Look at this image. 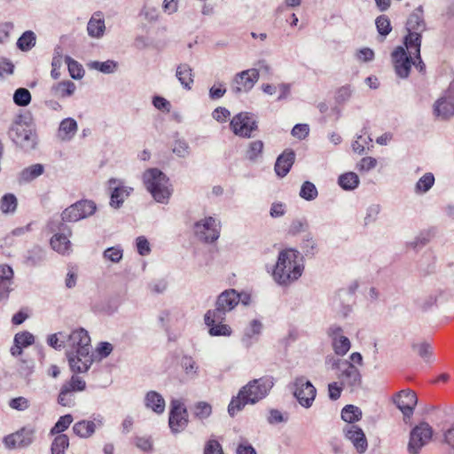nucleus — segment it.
I'll return each instance as SVG.
<instances>
[{"mask_svg":"<svg viewBox=\"0 0 454 454\" xmlns=\"http://www.w3.org/2000/svg\"><path fill=\"white\" fill-rule=\"evenodd\" d=\"M67 357L74 372H85L92 364L90 338L82 328L73 331L67 340Z\"/></svg>","mask_w":454,"mask_h":454,"instance_id":"1","label":"nucleus"},{"mask_svg":"<svg viewBox=\"0 0 454 454\" xmlns=\"http://www.w3.org/2000/svg\"><path fill=\"white\" fill-rule=\"evenodd\" d=\"M272 387L273 381L270 378H260L249 381L239 390L238 395L231 399L228 406L229 414L233 417L246 404H254L263 399Z\"/></svg>","mask_w":454,"mask_h":454,"instance_id":"2","label":"nucleus"},{"mask_svg":"<svg viewBox=\"0 0 454 454\" xmlns=\"http://www.w3.org/2000/svg\"><path fill=\"white\" fill-rule=\"evenodd\" d=\"M299 252L293 248L282 250L273 270L274 280L287 286L297 280L302 274L303 267L297 262Z\"/></svg>","mask_w":454,"mask_h":454,"instance_id":"3","label":"nucleus"},{"mask_svg":"<svg viewBox=\"0 0 454 454\" xmlns=\"http://www.w3.org/2000/svg\"><path fill=\"white\" fill-rule=\"evenodd\" d=\"M143 181L146 190L159 203H168L172 189L169 179L158 168H150L143 175Z\"/></svg>","mask_w":454,"mask_h":454,"instance_id":"4","label":"nucleus"},{"mask_svg":"<svg viewBox=\"0 0 454 454\" xmlns=\"http://www.w3.org/2000/svg\"><path fill=\"white\" fill-rule=\"evenodd\" d=\"M27 119L22 115L18 116L9 130V137L16 145L28 151L36 145L37 135L33 125Z\"/></svg>","mask_w":454,"mask_h":454,"instance_id":"5","label":"nucleus"},{"mask_svg":"<svg viewBox=\"0 0 454 454\" xmlns=\"http://www.w3.org/2000/svg\"><path fill=\"white\" fill-rule=\"evenodd\" d=\"M239 300V294L234 289L223 292L216 300L215 309L206 313V320H209L213 315L216 320H225L226 313L233 309Z\"/></svg>","mask_w":454,"mask_h":454,"instance_id":"6","label":"nucleus"},{"mask_svg":"<svg viewBox=\"0 0 454 454\" xmlns=\"http://www.w3.org/2000/svg\"><path fill=\"white\" fill-rule=\"evenodd\" d=\"M86 388V382L80 376L73 375L70 380L65 381L60 387L58 395V403L65 407L75 405L74 393L83 391Z\"/></svg>","mask_w":454,"mask_h":454,"instance_id":"7","label":"nucleus"},{"mask_svg":"<svg viewBox=\"0 0 454 454\" xmlns=\"http://www.w3.org/2000/svg\"><path fill=\"white\" fill-rule=\"evenodd\" d=\"M232 132L240 137L249 138L252 133L258 129V125L253 114L242 112L233 116L230 122Z\"/></svg>","mask_w":454,"mask_h":454,"instance_id":"8","label":"nucleus"},{"mask_svg":"<svg viewBox=\"0 0 454 454\" xmlns=\"http://www.w3.org/2000/svg\"><path fill=\"white\" fill-rule=\"evenodd\" d=\"M292 389L294 395L301 406L309 408L312 405L317 389L305 377H297L292 385Z\"/></svg>","mask_w":454,"mask_h":454,"instance_id":"9","label":"nucleus"},{"mask_svg":"<svg viewBox=\"0 0 454 454\" xmlns=\"http://www.w3.org/2000/svg\"><path fill=\"white\" fill-rule=\"evenodd\" d=\"M96 210V205L91 200H80L67 207L61 214L63 222H77L91 215Z\"/></svg>","mask_w":454,"mask_h":454,"instance_id":"10","label":"nucleus"},{"mask_svg":"<svg viewBox=\"0 0 454 454\" xmlns=\"http://www.w3.org/2000/svg\"><path fill=\"white\" fill-rule=\"evenodd\" d=\"M338 378L344 387H349L353 390L360 387L362 376L360 371L349 361L344 360L338 364Z\"/></svg>","mask_w":454,"mask_h":454,"instance_id":"11","label":"nucleus"},{"mask_svg":"<svg viewBox=\"0 0 454 454\" xmlns=\"http://www.w3.org/2000/svg\"><path fill=\"white\" fill-rule=\"evenodd\" d=\"M434 114L442 120L454 115V80L443 95L434 105Z\"/></svg>","mask_w":454,"mask_h":454,"instance_id":"12","label":"nucleus"},{"mask_svg":"<svg viewBox=\"0 0 454 454\" xmlns=\"http://www.w3.org/2000/svg\"><path fill=\"white\" fill-rule=\"evenodd\" d=\"M433 429L427 423H420L411 432L408 450L411 454H418L422 446L432 438Z\"/></svg>","mask_w":454,"mask_h":454,"instance_id":"13","label":"nucleus"},{"mask_svg":"<svg viewBox=\"0 0 454 454\" xmlns=\"http://www.w3.org/2000/svg\"><path fill=\"white\" fill-rule=\"evenodd\" d=\"M259 79L256 68L244 70L235 74L231 82V90L235 94L250 91Z\"/></svg>","mask_w":454,"mask_h":454,"instance_id":"14","label":"nucleus"},{"mask_svg":"<svg viewBox=\"0 0 454 454\" xmlns=\"http://www.w3.org/2000/svg\"><path fill=\"white\" fill-rule=\"evenodd\" d=\"M35 428L23 427L17 432L4 438V443L8 449L22 448L30 445L34 441Z\"/></svg>","mask_w":454,"mask_h":454,"instance_id":"15","label":"nucleus"},{"mask_svg":"<svg viewBox=\"0 0 454 454\" xmlns=\"http://www.w3.org/2000/svg\"><path fill=\"white\" fill-rule=\"evenodd\" d=\"M395 74L400 78H407L412 66V56L403 46H397L391 53Z\"/></svg>","mask_w":454,"mask_h":454,"instance_id":"16","label":"nucleus"},{"mask_svg":"<svg viewBox=\"0 0 454 454\" xmlns=\"http://www.w3.org/2000/svg\"><path fill=\"white\" fill-rule=\"evenodd\" d=\"M188 423V414L184 404L178 400L171 402L168 425L174 433L182 431Z\"/></svg>","mask_w":454,"mask_h":454,"instance_id":"17","label":"nucleus"},{"mask_svg":"<svg viewBox=\"0 0 454 454\" xmlns=\"http://www.w3.org/2000/svg\"><path fill=\"white\" fill-rule=\"evenodd\" d=\"M194 228L196 235L206 242H213L219 237L220 226L216 224L213 217H207L202 222L196 223Z\"/></svg>","mask_w":454,"mask_h":454,"instance_id":"18","label":"nucleus"},{"mask_svg":"<svg viewBox=\"0 0 454 454\" xmlns=\"http://www.w3.org/2000/svg\"><path fill=\"white\" fill-rule=\"evenodd\" d=\"M342 328L336 325H331L327 331L333 350L339 356H344L350 349V341L342 334Z\"/></svg>","mask_w":454,"mask_h":454,"instance_id":"19","label":"nucleus"},{"mask_svg":"<svg viewBox=\"0 0 454 454\" xmlns=\"http://www.w3.org/2000/svg\"><path fill=\"white\" fill-rule=\"evenodd\" d=\"M417 402V395L411 390H402L394 396V403L406 417H410L413 413Z\"/></svg>","mask_w":454,"mask_h":454,"instance_id":"20","label":"nucleus"},{"mask_svg":"<svg viewBox=\"0 0 454 454\" xmlns=\"http://www.w3.org/2000/svg\"><path fill=\"white\" fill-rule=\"evenodd\" d=\"M109 188L112 190L110 205L114 208L120 207L133 191L132 188L122 185L120 181L114 178L109 180Z\"/></svg>","mask_w":454,"mask_h":454,"instance_id":"21","label":"nucleus"},{"mask_svg":"<svg viewBox=\"0 0 454 454\" xmlns=\"http://www.w3.org/2000/svg\"><path fill=\"white\" fill-rule=\"evenodd\" d=\"M346 437L351 441L357 452L364 453L367 449V440L363 430L356 425H348L345 428Z\"/></svg>","mask_w":454,"mask_h":454,"instance_id":"22","label":"nucleus"},{"mask_svg":"<svg viewBox=\"0 0 454 454\" xmlns=\"http://www.w3.org/2000/svg\"><path fill=\"white\" fill-rule=\"evenodd\" d=\"M14 272L7 264L0 265V299H6L12 291Z\"/></svg>","mask_w":454,"mask_h":454,"instance_id":"23","label":"nucleus"},{"mask_svg":"<svg viewBox=\"0 0 454 454\" xmlns=\"http://www.w3.org/2000/svg\"><path fill=\"white\" fill-rule=\"evenodd\" d=\"M295 155L294 153L291 150H286L280 154L275 163V171L276 174L284 177L287 175L290 168H292L294 162Z\"/></svg>","mask_w":454,"mask_h":454,"instance_id":"24","label":"nucleus"},{"mask_svg":"<svg viewBox=\"0 0 454 454\" xmlns=\"http://www.w3.org/2000/svg\"><path fill=\"white\" fill-rule=\"evenodd\" d=\"M427 29L426 22L423 18V10L419 6L408 18L406 22V30L408 33L417 32L419 35Z\"/></svg>","mask_w":454,"mask_h":454,"instance_id":"25","label":"nucleus"},{"mask_svg":"<svg viewBox=\"0 0 454 454\" xmlns=\"http://www.w3.org/2000/svg\"><path fill=\"white\" fill-rule=\"evenodd\" d=\"M422 42V35H419V33H408L403 38V46L407 53L411 56H415V58H419L420 47Z\"/></svg>","mask_w":454,"mask_h":454,"instance_id":"26","label":"nucleus"},{"mask_svg":"<svg viewBox=\"0 0 454 454\" xmlns=\"http://www.w3.org/2000/svg\"><path fill=\"white\" fill-rule=\"evenodd\" d=\"M216 317L211 316L209 320L205 319V324L209 327V334L211 336H230L231 334V328L223 324L224 320H216Z\"/></svg>","mask_w":454,"mask_h":454,"instance_id":"27","label":"nucleus"},{"mask_svg":"<svg viewBox=\"0 0 454 454\" xmlns=\"http://www.w3.org/2000/svg\"><path fill=\"white\" fill-rule=\"evenodd\" d=\"M76 90L74 82L72 81H62L54 83L51 88V94L58 98L71 97Z\"/></svg>","mask_w":454,"mask_h":454,"instance_id":"28","label":"nucleus"},{"mask_svg":"<svg viewBox=\"0 0 454 454\" xmlns=\"http://www.w3.org/2000/svg\"><path fill=\"white\" fill-rule=\"evenodd\" d=\"M145 404L154 412L161 414L165 410V401L161 395L155 391H149L145 398Z\"/></svg>","mask_w":454,"mask_h":454,"instance_id":"29","label":"nucleus"},{"mask_svg":"<svg viewBox=\"0 0 454 454\" xmlns=\"http://www.w3.org/2000/svg\"><path fill=\"white\" fill-rule=\"evenodd\" d=\"M176 78L186 90H191L193 83L192 69L187 64H181L176 68Z\"/></svg>","mask_w":454,"mask_h":454,"instance_id":"30","label":"nucleus"},{"mask_svg":"<svg viewBox=\"0 0 454 454\" xmlns=\"http://www.w3.org/2000/svg\"><path fill=\"white\" fill-rule=\"evenodd\" d=\"M88 33L92 37H100L104 34L105 30V22L101 18V14L96 13L90 20L87 27Z\"/></svg>","mask_w":454,"mask_h":454,"instance_id":"31","label":"nucleus"},{"mask_svg":"<svg viewBox=\"0 0 454 454\" xmlns=\"http://www.w3.org/2000/svg\"><path fill=\"white\" fill-rule=\"evenodd\" d=\"M96 423L90 420H81L73 426L74 433L79 437L87 438L93 434Z\"/></svg>","mask_w":454,"mask_h":454,"instance_id":"32","label":"nucleus"},{"mask_svg":"<svg viewBox=\"0 0 454 454\" xmlns=\"http://www.w3.org/2000/svg\"><path fill=\"white\" fill-rule=\"evenodd\" d=\"M77 130V123L72 118L64 119L59 128V137L62 139H70Z\"/></svg>","mask_w":454,"mask_h":454,"instance_id":"33","label":"nucleus"},{"mask_svg":"<svg viewBox=\"0 0 454 454\" xmlns=\"http://www.w3.org/2000/svg\"><path fill=\"white\" fill-rule=\"evenodd\" d=\"M264 144L262 140H254L248 144L246 150V158L250 161H256L262 158Z\"/></svg>","mask_w":454,"mask_h":454,"instance_id":"34","label":"nucleus"},{"mask_svg":"<svg viewBox=\"0 0 454 454\" xmlns=\"http://www.w3.org/2000/svg\"><path fill=\"white\" fill-rule=\"evenodd\" d=\"M51 246L55 251L65 254L70 248V241L65 234H55L51 239Z\"/></svg>","mask_w":454,"mask_h":454,"instance_id":"35","label":"nucleus"},{"mask_svg":"<svg viewBox=\"0 0 454 454\" xmlns=\"http://www.w3.org/2000/svg\"><path fill=\"white\" fill-rule=\"evenodd\" d=\"M69 447V438L67 434L56 435L51 446V454H65Z\"/></svg>","mask_w":454,"mask_h":454,"instance_id":"36","label":"nucleus"},{"mask_svg":"<svg viewBox=\"0 0 454 454\" xmlns=\"http://www.w3.org/2000/svg\"><path fill=\"white\" fill-rule=\"evenodd\" d=\"M18 206L17 198L12 193L4 194L0 200V210L4 214H12Z\"/></svg>","mask_w":454,"mask_h":454,"instance_id":"37","label":"nucleus"},{"mask_svg":"<svg viewBox=\"0 0 454 454\" xmlns=\"http://www.w3.org/2000/svg\"><path fill=\"white\" fill-rule=\"evenodd\" d=\"M362 417L361 410L354 406L352 404L346 405L341 411V418L344 421L350 423H354L355 421H358Z\"/></svg>","mask_w":454,"mask_h":454,"instance_id":"38","label":"nucleus"},{"mask_svg":"<svg viewBox=\"0 0 454 454\" xmlns=\"http://www.w3.org/2000/svg\"><path fill=\"white\" fill-rule=\"evenodd\" d=\"M35 35L34 32L28 30L22 34V35L18 39L17 46L20 50L23 51H29L35 44Z\"/></svg>","mask_w":454,"mask_h":454,"instance_id":"39","label":"nucleus"},{"mask_svg":"<svg viewBox=\"0 0 454 454\" xmlns=\"http://www.w3.org/2000/svg\"><path fill=\"white\" fill-rule=\"evenodd\" d=\"M358 176L353 172L343 174L339 177V184L344 190H353L358 185Z\"/></svg>","mask_w":454,"mask_h":454,"instance_id":"40","label":"nucleus"},{"mask_svg":"<svg viewBox=\"0 0 454 454\" xmlns=\"http://www.w3.org/2000/svg\"><path fill=\"white\" fill-rule=\"evenodd\" d=\"M73 422V417L71 414L61 416L59 420L55 423L53 427L51 429L50 434L51 435L62 434L61 433L67 430L71 423Z\"/></svg>","mask_w":454,"mask_h":454,"instance_id":"41","label":"nucleus"},{"mask_svg":"<svg viewBox=\"0 0 454 454\" xmlns=\"http://www.w3.org/2000/svg\"><path fill=\"white\" fill-rule=\"evenodd\" d=\"M43 172V167L41 164H34L27 168H25L21 174L20 178L24 182H29L33 179L36 178Z\"/></svg>","mask_w":454,"mask_h":454,"instance_id":"42","label":"nucleus"},{"mask_svg":"<svg viewBox=\"0 0 454 454\" xmlns=\"http://www.w3.org/2000/svg\"><path fill=\"white\" fill-rule=\"evenodd\" d=\"M317 190L314 184L306 181L301 185L300 196L306 200H313L317 197Z\"/></svg>","mask_w":454,"mask_h":454,"instance_id":"43","label":"nucleus"},{"mask_svg":"<svg viewBox=\"0 0 454 454\" xmlns=\"http://www.w3.org/2000/svg\"><path fill=\"white\" fill-rule=\"evenodd\" d=\"M434 184V176L432 173H427L419 179L416 184L417 192H427Z\"/></svg>","mask_w":454,"mask_h":454,"instance_id":"44","label":"nucleus"},{"mask_svg":"<svg viewBox=\"0 0 454 454\" xmlns=\"http://www.w3.org/2000/svg\"><path fill=\"white\" fill-rule=\"evenodd\" d=\"M66 62L67 64L68 71L72 78L79 79L83 76L84 70L82 65L68 56L66 57Z\"/></svg>","mask_w":454,"mask_h":454,"instance_id":"45","label":"nucleus"},{"mask_svg":"<svg viewBox=\"0 0 454 454\" xmlns=\"http://www.w3.org/2000/svg\"><path fill=\"white\" fill-rule=\"evenodd\" d=\"M14 103L20 106H26L30 103L31 94L24 88L18 89L13 95Z\"/></svg>","mask_w":454,"mask_h":454,"instance_id":"46","label":"nucleus"},{"mask_svg":"<svg viewBox=\"0 0 454 454\" xmlns=\"http://www.w3.org/2000/svg\"><path fill=\"white\" fill-rule=\"evenodd\" d=\"M212 413V407L208 403L199 402L194 407V416L199 419H207Z\"/></svg>","mask_w":454,"mask_h":454,"instance_id":"47","label":"nucleus"},{"mask_svg":"<svg viewBox=\"0 0 454 454\" xmlns=\"http://www.w3.org/2000/svg\"><path fill=\"white\" fill-rule=\"evenodd\" d=\"M123 255V250L120 246L112 247L104 251L103 256L112 262H119Z\"/></svg>","mask_w":454,"mask_h":454,"instance_id":"48","label":"nucleus"},{"mask_svg":"<svg viewBox=\"0 0 454 454\" xmlns=\"http://www.w3.org/2000/svg\"><path fill=\"white\" fill-rule=\"evenodd\" d=\"M375 24L379 34L383 36L387 35L392 30L390 20L386 15L379 16L376 19Z\"/></svg>","mask_w":454,"mask_h":454,"instance_id":"49","label":"nucleus"},{"mask_svg":"<svg viewBox=\"0 0 454 454\" xmlns=\"http://www.w3.org/2000/svg\"><path fill=\"white\" fill-rule=\"evenodd\" d=\"M66 335L63 333H58L48 336L47 343L49 346L55 349H61L67 347V341H65Z\"/></svg>","mask_w":454,"mask_h":454,"instance_id":"50","label":"nucleus"},{"mask_svg":"<svg viewBox=\"0 0 454 454\" xmlns=\"http://www.w3.org/2000/svg\"><path fill=\"white\" fill-rule=\"evenodd\" d=\"M34 335L28 332H21L16 333L14 343L19 344L22 348H27L34 343Z\"/></svg>","mask_w":454,"mask_h":454,"instance_id":"51","label":"nucleus"},{"mask_svg":"<svg viewBox=\"0 0 454 454\" xmlns=\"http://www.w3.org/2000/svg\"><path fill=\"white\" fill-rule=\"evenodd\" d=\"M9 406L13 410L23 411L29 408L30 402L24 396H19L12 398L9 401Z\"/></svg>","mask_w":454,"mask_h":454,"instance_id":"52","label":"nucleus"},{"mask_svg":"<svg viewBox=\"0 0 454 454\" xmlns=\"http://www.w3.org/2000/svg\"><path fill=\"white\" fill-rule=\"evenodd\" d=\"M203 454H223L221 443L215 439H209L206 442Z\"/></svg>","mask_w":454,"mask_h":454,"instance_id":"53","label":"nucleus"},{"mask_svg":"<svg viewBox=\"0 0 454 454\" xmlns=\"http://www.w3.org/2000/svg\"><path fill=\"white\" fill-rule=\"evenodd\" d=\"M92 67L105 74L114 73L117 67V63L114 60H106L105 62L95 61Z\"/></svg>","mask_w":454,"mask_h":454,"instance_id":"54","label":"nucleus"},{"mask_svg":"<svg viewBox=\"0 0 454 454\" xmlns=\"http://www.w3.org/2000/svg\"><path fill=\"white\" fill-rule=\"evenodd\" d=\"M413 348L418 352L420 357L425 361H429L432 356L433 350L429 343L421 342L419 344L413 345Z\"/></svg>","mask_w":454,"mask_h":454,"instance_id":"55","label":"nucleus"},{"mask_svg":"<svg viewBox=\"0 0 454 454\" xmlns=\"http://www.w3.org/2000/svg\"><path fill=\"white\" fill-rule=\"evenodd\" d=\"M179 313L177 312H170L168 310H164L160 312V315L159 317L160 321L162 323V325L166 328L168 331L169 327L172 325V321L175 319L177 321V316Z\"/></svg>","mask_w":454,"mask_h":454,"instance_id":"56","label":"nucleus"},{"mask_svg":"<svg viewBox=\"0 0 454 454\" xmlns=\"http://www.w3.org/2000/svg\"><path fill=\"white\" fill-rule=\"evenodd\" d=\"M181 364L187 374L195 375L197 373V366L193 359L190 356H184Z\"/></svg>","mask_w":454,"mask_h":454,"instance_id":"57","label":"nucleus"},{"mask_svg":"<svg viewBox=\"0 0 454 454\" xmlns=\"http://www.w3.org/2000/svg\"><path fill=\"white\" fill-rule=\"evenodd\" d=\"M137 249L140 255H147L150 253V245L145 237L140 236L137 239Z\"/></svg>","mask_w":454,"mask_h":454,"instance_id":"58","label":"nucleus"},{"mask_svg":"<svg viewBox=\"0 0 454 454\" xmlns=\"http://www.w3.org/2000/svg\"><path fill=\"white\" fill-rule=\"evenodd\" d=\"M134 442L137 448L144 451H150L153 449V442L149 437H138L134 439Z\"/></svg>","mask_w":454,"mask_h":454,"instance_id":"59","label":"nucleus"},{"mask_svg":"<svg viewBox=\"0 0 454 454\" xmlns=\"http://www.w3.org/2000/svg\"><path fill=\"white\" fill-rule=\"evenodd\" d=\"M13 29V25L11 22H4L0 24V43H5L10 36V33Z\"/></svg>","mask_w":454,"mask_h":454,"instance_id":"60","label":"nucleus"},{"mask_svg":"<svg viewBox=\"0 0 454 454\" xmlns=\"http://www.w3.org/2000/svg\"><path fill=\"white\" fill-rule=\"evenodd\" d=\"M377 165V160L372 157H364L363 158L359 164L358 169L363 171H369L374 168Z\"/></svg>","mask_w":454,"mask_h":454,"instance_id":"61","label":"nucleus"},{"mask_svg":"<svg viewBox=\"0 0 454 454\" xmlns=\"http://www.w3.org/2000/svg\"><path fill=\"white\" fill-rule=\"evenodd\" d=\"M13 68L14 66L10 60L4 58L0 59V77L5 74H12Z\"/></svg>","mask_w":454,"mask_h":454,"instance_id":"62","label":"nucleus"},{"mask_svg":"<svg viewBox=\"0 0 454 454\" xmlns=\"http://www.w3.org/2000/svg\"><path fill=\"white\" fill-rule=\"evenodd\" d=\"M153 106L161 111L168 113L170 111V103L162 97L156 96L153 100Z\"/></svg>","mask_w":454,"mask_h":454,"instance_id":"63","label":"nucleus"},{"mask_svg":"<svg viewBox=\"0 0 454 454\" xmlns=\"http://www.w3.org/2000/svg\"><path fill=\"white\" fill-rule=\"evenodd\" d=\"M309 130L307 124H296L292 129V134L299 138H303L309 134Z\"/></svg>","mask_w":454,"mask_h":454,"instance_id":"64","label":"nucleus"}]
</instances>
